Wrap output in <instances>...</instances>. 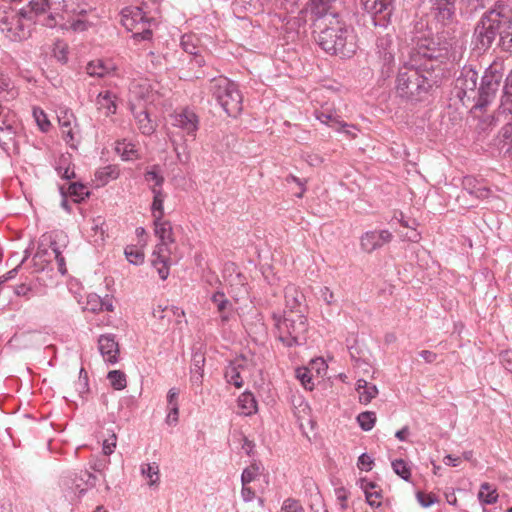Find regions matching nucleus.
Masks as SVG:
<instances>
[{
  "label": "nucleus",
  "mask_w": 512,
  "mask_h": 512,
  "mask_svg": "<svg viewBox=\"0 0 512 512\" xmlns=\"http://www.w3.org/2000/svg\"><path fill=\"white\" fill-rule=\"evenodd\" d=\"M442 77L440 65L418 63L411 59L399 69L396 78V92L410 101L421 100L434 85H438Z\"/></svg>",
  "instance_id": "1"
},
{
  "label": "nucleus",
  "mask_w": 512,
  "mask_h": 512,
  "mask_svg": "<svg viewBox=\"0 0 512 512\" xmlns=\"http://www.w3.org/2000/svg\"><path fill=\"white\" fill-rule=\"evenodd\" d=\"M317 43L326 53L341 58H350L357 50V36L343 17L331 18L330 23L323 25Z\"/></svg>",
  "instance_id": "2"
},
{
  "label": "nucleus",
  "mask_w": 512,
  "mask_h": 512,
  "mask_svg": "<svg viewBox=\"0 0 512 512\" xmlns=\"http://www.w3.org/2000/svg\"><path fill=\"white\" fill-rule=\"evenodd\" d=\"M276 338L285 347L304 345L307 341L308 322L300 312H285L283 316L273 314Z\"/></svg>",
  "instance_id": "3"
},
{
  "label": "nucleus",
  "mask_w": 512,
  "mask_h": 512,
  "mask_svg": "<svg viewBox=\"0 0 512 512\" xmlns=\"http://www.w3.org/2000/svg\"><path fill=\"white\" fill-rule=\"evenodd\" d=\"M22 9L31 16L33 24L37 22L39 17L50 11L42 21V25L49 28L56 27L60 23L59 19H65L61 11L77 14L86 12L80 6L75 7L72 0H52L51 2L49 0H30L27 6L22 7Z\"/></svg>",
  "instance_id": "4"
},
{
  "label": "nucleus",
  "mask_w": 512,
  "mask_h": 512,
  "mask_svg": "<svg viewBox=\"0 0 512 512\" xmlns=\"http://www.w3.org/2000/svg\"><path fill=\"white\" fill-rule=\"evenodd\" d=\"M505 17H507V6L502 2H496L493 8L483 14L473 34V42L477 49L485 51L491 47L501 31V19Z\"/></svg>",
  "instance_id": "5"
},
{
  "label": "nucleus",
  "mask_w": 512,
  "mask_h": 512,
  "mask_svg": "<svg viewBox=\"0 0 512 512\" xmlns=\"http://www.w3.org/2000/svg\"><path fill=\"white\" fill-rule=\"evenodd\" d=\"M209 90L228 116L235 118L241 113L243 97L235 82L223 76L215 77Z\"/></svg>",
  "instance_id": "6"
},
{
  "label": "nucleus",
  "mask_w": 512,
  "mask_h": 512,
  "mask_svg": "<svg viewBox=\"0 0 512 512\" xmlns=\"http://www.w3.org/2000/svg\"><path fill=\"white\" fill-rule=\"evenodd\" d=\"M32 18L21 8L0 12V29L12 41H21L29 37L33 27Z\"/></svg>",
  "instance_id": "7"
},
{
  "label": "nucleus",
  "mask_w": 512,
  "mask_h": 512,
  "mask_svg": "<svg viewBox=\"0 0 512 512\" xmlns=\"http://www.w3.org/2000/svg\"><path fill=\"white\" fill-rule=\"evenodd\" d=\"M414 47L411 59H416L418 63L425 60L423 64L430 66L439 65L438 59L441 58L447 48L442 46L440 42L434 37L430 30L419 32L414 38Z\"/></svg>",
  "instance_id": "8"
},
{
  "label": "nucleus",
  "mask_w": 512,
  "mask_h": 512,
  "mask_svg": "<svg viewBox=\"0 0 512 512\" xmlns=\"http://www.w3.org/2000/svg\"><path fill=\"white\" fill-rule=\"evenodd\" d=\"M121 23L127 31L132 32L135 41H145L152 37V21L140 7H126L121 11Z\"/></svg>",
  "instance_id": "9"
},
{
  "label": "nucleus",
  "mask_w": 512,
  "mask_h": 512,
  "mask_svg": "<svg viewBox=\"0 0 512 512\" xmlns=\"http://www.w3.org/2000/svg\"><path fill=\"white\" fill-rule=\"evenodd\" d=\"M96 482L97 477L87 470L75 473L65 483L67 491L66 496L71 502H78L89 490L95 487Z\"/></svg>",
  "instance_id": "10"
},
{
  "label": "nucleus",
  "mask_w": 512,
  "mask_h": 512,
  "mask_svg": "<svg viewBox=\"0 0 512 512\" xmlns=\"http://www.w3.org/2000/svg\"><path fill=\"white\" fill-rule=\"evenodd\" d=\"M501 76L495 71H486L482 76L481 84L476 91V102L472 110H483L495 98L500 85Z\"/></svg>",
  "instance_id": "11"
},
{
  "label": "nucleus",
  "mask_w": 512,
  "mask_h": 512,
  "mask_svg": "<svg viewBox=\"0 0 512 512\" xmlns=\"http://www.w3.org/2000/svg\"><path fill=\"white\" fill-rule=\"evenodd\" d=\"M363 9L372 16L377 27L386 28L394 10V0H360Z\"/></svg>",
  "instance_id": "12"
},
{
  "label": "nucleus",
  "mask_w": 512,
  "mask_h": 512,
  "mask_svg": "<svg viewBox=\"0 0 512 512\" xmlns=\"http://www.w3.org/2000/svg\"><path fill=\"white\" fill-rule=\"evenodd\" d=\"M478 73L471 67H464L456 79L455 90L457 97L465 105L466 99L475 100L477 88Z\"/></svg>",
  "instance_id": "13"
},
{
  "label": "nucleus",
  "mask_w": 512,
  "mask_h": 512,
  "mask_svg": "<svg viewBox=\"0 0 512 512\" xmlns=\"http://www.w3.org/2000/svg\"><path fill=\"white\" fill-rule=\"evenodd\" d=\"M337 0H309L306 11L316 21H322V24L331 22V18H342L337 9Z\"/></svg>",
  "instance_id": "14"
},
{
  "label": "nucleus",
  "mask_w": 512,
  "mask_h": 512,
  "mask_svg": "<svg viewBox=\"0 0 512 512\" xmlns=\"http://www.w3.org/2000/svg\"><path fill=\"white\" fill-rule=\"evenodd\" d=\"M155 236L158 238V243L155 246L156 253H166L171 251V245L175 239L173 236L172 224L165 218L152 219Z\"/></svg>",
  "instance_id": "15"
},
{
  "label": "nucleus",
  "mask_w": 512,
  "mask_h": 512,
  "mask_svg": "<svg viewBox=\"0 0 512 512\" xmlns=\"http://www.w3.org/2000/svg\"><path fill=\"white\" fill-rule=\"evenodd\" d=\"M392 238V233L387 229L367 231L360 237V247L364 252L372 253L389 243Z\"/></svg>",
  "instance_id": "16"
},
{
  "label": "nucleus",
  "mask_w": 512,
  "mask_h": 512,
  "mask_svg": "<svg viewBox=\"0 0 512 512\" xmlns=\"http://www.w3.org/2000/svg\"><path fill=\"white\" fill-rule=\"evenodd\" d=\"M72 3L75 7L80 6L81 8H84L86 10L83 14H77V13H67L65 11H61V14L64 15L65 19L60 20V23H58L57 26H60L62 29L71 28L75 32H83L86 31L91 25L94 24L93 21H90L85 18V15L89 12H93L94 10L92 8H87L86 5H82L79 3H75L72 0Z\"/></svg>",
  "instance_id": "17"
},
{
  "label": "nucleus",
  "mask_w": 512,
  "mask_h": 512,
  "mask_svg": "<svg viewBox=\"0 0 512 512\" xmlns=\"http://www.w3.org/2000/svg\"><path fill=\"white\" fill-rule=\"evenodd\" d=\"M171 124L186 135L195 137L199 128V118L193 111L185 109L171 115Z\"/></svg>",
  "instance_id": "18"
},
{
  "label": "nucleus",
  "mask_w": 512,
  "mask_h": 512,
  "mask_svg": "<svg viewBox=\"0 0 512 512\" xmlns=\"http://www.w3.org/2000/svg\"><path fill=\"white\" fill-rule=\"evenodd\" d=\"M153 317L159 320L163 326H169L172 320H174L176 324L186 322L184 311L176 306L158 305L153 309Z\"/></svg>",
  "instance_id": "19"
},
{
  "label": "nucleus",
  "mask_w": 512,
  "mask_h": 512,
  "mask_svg": "<svg viewBox=\"0 0 512 512\" xmlns=\"http://www.w3.org/2000/svg\"><path fill=\"white\" fill-rule=\"evenodd\" d=\"M98 348L105 362L115 364L119 358V345L112 334L101 335L98 339Z\"/></svg>",
  "instance_id": "20"
},
{
  "label": "nucleus",
  "mask_w": 512,
  "mask_h": 512,
  "mask_svg": "<svg viewBox=\"0 0 512 512\" xmlns=\"http://www.w3.org/2000/svg\"><path fill=\"white\" fill-rule=\"evenodd\" d=\"M376 53L383 65H390L394 60L393 33L378 35L376 40Z\"/></svg>",
  "instance_id": "21"
},
{
  "label": "nucleus",
  "mask_w": 512,
  "mask_h": 512,
  "mask_svg": "<svg viewBox=\"0 0 512 512\" xmlns=\"http://www.w3.org/2000/svg\"><path fill=\"white\" fill-rule=\"evenodd\" d=\"M130 111L132 112L138 129L143 135H151L155 132L157 124L150 118L146 106L137 108L135 103H131Z\"/></svg>",
  "instance_id": "22"
},
{
  "label": "nucleus",
  "mask_w": 512,
  "mask_h": 512,
  "mask_svg": "<svg viewBox=\"0 0 512 512\" xmlns=\"http://www.w3.org/2000/svg\"><path fill=\"white\" fill-rule=\"evenodd\" d=\"M130 97H129V107L131 108V103H135L137 108L141 107V102L148 103L153 101V92L150 89L149 84L146 81L134 82L130 86Z\"/></svg>",
  "instance_id": "23"
},
{
  "label": "nucleus",
  "mask_w": 512,
  "mask_h": 512,
  "mask_svg": "<svg viewBox=\"0 0 512 512\" xmlns=\"http://www.w3.org/2000/svg\"><path fill=\"white\" fill-rule=\"evenodd\" d=\"M436 19L445 24L450 21L455 14L456 0H430Z\"/></svg>",
  "instance_id": "24"
},
{
  "label": "nucleus",
  "mask_w": 512,
  "mask_h": 512,
  "mask_svg": "<svg viewBox=\"0 0 512 512\" xmlns=\"http://www.w3.org/2000/svg\"><path fill=\"white\" fill-rule=\"evenodd\" d=\"M359 485L365 494L367 503L373 508L380 507L382 491L378 488V485L367 478H361L359 480Z\"/></svg>",
  "instance_id": "25"
},
{
  "label": "nucleus",
  "mask_w": 512,
  "mask_h": 512,
  "mask_svg": "<svg viewBox=\"0 0 512 512\" xmlns=\"http://www.w3.org/2000/svg\"><path fill=\"white\" fill-rule=\"evenodd\" d=\"M116 95L110 91H102L96 97V106L99 111H102L106 116L116 113Z\"/></svg>",
  "instance_id": "26"
},
{
  "label": "nucleus",
  "mask_w": 512,
  "mask_h": 512,
  "mask_svg": "<svg viewBox=\"0 0 512 512\" xmlns=\"http://www.w3.org/2000/svg\"><path fill=\"white\" fill-rule=\"evenodd\" d=\"M356 391L359 396V402L364 405L369 404L378 395L377 386L364 379L357 380Z\"/></svg>",
  "instance_id": "27"
},
{
  "label": "nucleus",
  "mask_w": 512,
  "mask_h": 512,
  "mask_svg": "<svg viewBox=\"0 0 512 512\" xmlns=\"http://www.w3.org/2000/svg\"><path fill=\"white\" fill-rule=\"evenodd\" d=\"M115 70V65L110 61L101 59L90 61L86 66V72L93 77H105Z\"/></svg>",
  "instance_id": "28"
},
{
  "label": "nucleus",
  "mask_w": 512,
  "mask_h": 512,
  "mask_svg": "<svg viewBox=\"0 0 512 512\" xmlns=\"http://www.w3.org/2000/svg\"><path fill=\"white\" fill-rule=\"evenodd\" d=\"M170 254L171 251H166L164 255V253H156V250L152 253V265L162 280H166L169 276Z\"/></svg>",
  "instance_id": "29"
},
{
  "label": "nucleus",
  "mask_w": 512,
  "mask_h": 512,
  "mask_svg": "<svg viewBox=\"0 0 512 512\" xmlns=\"http://www.w3.org/2000/svg\"><path fill=\"white\" fill-rule=\"evenodd\" d=\"M238 413L250 416L257 411V401L251 392L242 393L237 400Z\"/></svg>",
  "instance_id": "30"
},
{
  "label": "nucleus",
  "mask_w": 512,
  "mask_h": 512,
  "mask_svg": "<svg viewBox=\"0 0 512 512\" xmlns=\"http://www.w3.org/2000/svg\"><path fill=\"white\" fill-rule=\"evenodd\" d=\"M150 212L152 219L165 218L164 202L167 194L163 190H153Z\"/></svg>",
  "instance_id": "31"
},
{
  "label": "nucleus",
  "mask_w": 512,
  "mask_h": 512,
  "mask_svg": "<svg viewBox=\"0 0 512 512\" xmlns=\"http://www.w3.org/2000/svg\"><path fill=\"white\" fill-rule=\"evenodd\" d=\"M141 475L147 480L149 487H157L160 481L159 465L153 463H142L140 466Z\"/></svg>",
  "instance_id": "32"
},
{
  "label": "nucleus",
  "mask_w": 512,
  "mask_h": 512,
  "mask_svg": "<svg viewBox=\"0 0 512 512\" xmlns=\"http://www.w3.org/2000/svg\"><path fill=\"white\" fill-rule=\"evenodd\" d=\"M510 9L507 7V21L499 32L500 44L505 51H512V14L509 15Z\"/></svg>",
  "instance_id": "33"
},
{
  "label": "nucleus",
  "mask_w": 512,
  "mask_h": 512,
  "mask_svg": "<svg viewBox=\"0 0 512 512\" xmlns=\"http://www.w3.org/2000/svg\"><path fill=\"white\" fill-rule=\"evenodd\" d=\"M212 302L217 307L218 312L221 314L222 321H227L231 315L232 305L226 298L223 292L217 291L211 298Z\"/></svg>",
  "instance_id": "34"
},
{
  "label": "nucleus",
  "mask_w": 512,
  "mask_h": 512,
  "mask_svg": "<svg viewBox=\"0 0 512 512\" xmlns=\"http://www.w3.org/2000/svg\"><path fill=\"white\" fill-rule=\"evenodd\" d=\"M144 179L149 186L151 193L153 190H163L164 176L161 174L158 166H153L144 174Z\"/></svg>",
  "instance_id": "35"
},
{
  "label": "nucleus",
  "mask_w": 512,
  "mask_h": 512,
  "mask_svg": "<svg viewBox=\"0 0 512 512\" xmlns=\"http://www.w3.org/2000/svg\"><path fill=\"white\" fill-rule=\"evenodd\" d=\"M16 133L15 120L13 116L0 115V142L5 140H13Z\"/></svg>",
  "instance_id": "36"
},
{
  "label": "nucleus",
  "mask_w": 512,
  "mask_h": 512,
  "mask_svg": "<svg viewBox=\"0 0 512 512\" xmlns=\"http://www.w3.org/2000/svg\"><path fill=\"white\" fill-rule=\"evenodd\" d=\"M120 170L116 165H107L99 168L95 172V178L99 182V185H106L109 181L115 180L119 177Z\"/></svg>",
  "instance_id": "37"
},
{
  "label": "nucleus",
  "mask_w": 512,
  "mask_h": 512,
  "mask_svg": "<svg viewBox=\"0 0 512 512\" xmlns=\"http://www.w3.org/2000/svg\"><path fill=\"white\" fill-rule=\"evenodd\" d=\"M500 109L503 113L512 114V71L506 77Z\"/></svg>",
  "instance_id": "38"
},
{
  "label": "nucleus",
  "mask_w": 512,
  "mask_h": 512,
  "mask_svg": "<svg viewBox=\"0 0 512 512\" xmlns=\"http://www.w3.org/2000/svg\"><path fill=\"white\" fill-rule=\"evenodd\" d=\"M314 115L322 124L330 126L335 130L341 122L340 116L334 110L320 109L316 110Z\"/></svg>",
  "instance_id": "39"
},
{
  "label": "nucleus",
  "mask_w": 512,
  "mask_h": 512,
  "mask_svg": "<svg viewBox=\"0 0 512 512\" xmlns=\"http://www.w3.org/2000/svg\"><path fill=\"white\" fill-rule=\"evenodd\" d=\"M116 152L120 155L122 160L131 161L139 158L136 145L132 142L121 141L116 144Z\"/></svg>",
  "instance_id": "40"
},
{
  "label": "nucleus",
  "mask_w": 512,
  "mask_h": 512,
  "mask_svg": "<svg viewBox=\"0 0 512 512\" xmlns=\"http://www.w3.org/2000/svg\"><path fill=\"white\" fill-rule=\"evenodd\" d=\"M241 365L237 362L230 363L225 370V379L227 383L234 385L236 388L243 386V378L240 371Z\"/></svg>",
  "instance_id": "41"
},
{
  "label": "nucleus",
  "mask_w": 512,
  "mask_h": 512,
  "mask_svg": "<svg viewBox=\"0 0 512 512\" xmlns=\"http://www.w3.org/2000/svg\"><path fill=\"white\" fill-rule=\"evenodd\" d=\"M54 241L50 242L49 248L46 247L43 243L39 244L38 249L33 257V260L35 261V265L38 266V269H43L45 263H49L53 257L52 253V243Z\"/></svg>",
  "instance_id": "42"
},
{
  "label": "nucleus",
  "mask_w": 512,
  "mask_h": 512,
  "mask_svg": "<svg viewBox=\"0 0 512 512\" xmlns=\"http://www.w3.org/2000/svg\"><path fill=\"white\" fill-rule=\"evenodd\" d=\"M478 499L482 504L485 505L494 504L498 499L496 488H494L489 483L481 484L480 490L478 492Z\"/></svg>",
  "instance_id": "43"
},
{
  "label": "nucleus",
  "mask_w": 512,
  "mask_h": 512,
  "mask_svg": "<svg viewBox=\"0 0 512 512\" xmlns=\"http://www.w3.org/2000/svg\"><path fill=\"white\" fill-rule=\"evenodd\" d=\"M284 297L286 306L289 307L291 311H293V309L300 304L302 294L295 285L288 284L284 289Z\"/></svg>",
  "instance_id": "44"
},
{
  "label": "nucleus",
  "mask_w": 512,
  "mask_h": 512,
  "mask_svg": "<svg viewBox=\"0 0 512 512\" xmlns=\"http://www.w3.org/2000/svg\"><path fill=\"white\" fill-rule=\"evenodd\" d=\"M475 179L472 177H466L464 179V189L476 198H486L490 194V189L485 186L475 187Z\"/></svg>",
  "instance_id": "45"
},
{
  "label": "nucleus",
  "mask_w": 512,
  "mask_h": 512,
  "mask_svg": "<svg viewBox=\"0 0 512 512\" xmlns=\"http://www.w3.org/2000/svg\"><path fill=\"white\" fill-rule=\"evenodd\" d=\"M168 137L172 144L173 151L176 154L177 161L181 164L188 163L190 160V152L187 144L184 142L182 145H179L170 134H168Z\"/></svg>",
  "instance_id": "46"
},
{
  "label": "nucleus",
  "mask_w": 512,
  "mask_h": 512,
  "mask_svg": "<svg viewBox=\"0 0 512 512\" xmlns=\"http://www.w3.org/2000/svg\"><path fill=\"white\" fill-rule=\"evenodd\" d=\"M261 475L260 467L256 464H252L245 468L241 474V485L251 484L256 481Z\"/></svg>",
  "instance_id": "47"
},
{
  "label": "nucleus",
  "mask_w": 512,
  "mask_h": 512,
  "mask_svg": "<svg viewBox=\"0 0 512 512\" xmlns=\"http://www.w3.org/2000/svg\"><path fill=\"white\" fill-rule=\"evenodd\" d=\"M357 422L364 431H370L376 422V414L372 411L361 412L357 416Z\"/></svg>",
  "instance_id": "48"
},
{
  "label": "nucleus",
  "mask_w": 512,
  "mask_h": 512,
  "mask_svg": "<svg viewBox=\"0 0 512 512\" xmlns=\"http://www.w3.org/2000/svg\"><path fill=\"white\" fill-rule=\"evenodd\" d=\"M198 38L193 34L183 35L181 38V46L185 52L195 55L198 52Z\"/></svg>",
  "instance_id": "49"
},
{
  "label": "nucleus",
  "mask_w": 512,
  "mask_h": 512,
  "mask_svg": "<svg viewBox=\"0 0 512 512\" xmlns=\"http://www.w3.org/2000/svg\"><path fill=\"white\" fill-rule=\"evenodd\" d=\"M393 471L405 481H409L411 477V469L407 462L402 459L392 461Z\"/></svg>",
  "instance_id": "50"
},
{
  "label": "nucleus",
  "mask_w": 512,
  "mask_h": 512,
  "mask_svg": "<svg viewBox=\"0 0 512 512\" xmlns=\"http://www.w3.org/2000/svg\"><path fill=\"white\" fill-rule=\"evenodd\" d=\"M107 378L116 390H122L126 387V376L119 370L110 371Z\"/></svg>",
  "instance_id": "51"
},
{
  "label": "nucleus",
  "mask_w": 512,
  "mask_h": 512,
  "mask_svg": "<svg viewBox=\"0 0 512 512\" xmlns=\"http://www.w3.org/2000/svg\"><path fill=\"white\" fill-rule=\"evenodd\" d=\"M58 122L61 129L76 126V119L72 111L68 109H60L58 112Z\"/></svg>",
  "instance_id": "52"
},
{
  "label": "nucleus",
  "mask_w": 512,
  "mask_h": 512,
  "mask_svg": "<svg viewBox=\"0 0 512 512\" xmlns=\"http://www.w3.org/2000/svg\"><path fill=\"white\" fill-rule=\"evenodd\" d=\"M33 117L41 131L46 132L50 127V121L41 108H33Z\"/></svg>",
  "instance_id": "53"
},
{
  "label": "nucleus",
  "mask_w": 512,
  "mask_h": 512,
  "mask_svg": "<svg viewBox=\"0 0 512 512\" xmlns=\"http://www.w3.org/2000/svg\"><path fill=\"white\" fill-rule=\"evenodd\" d=\"M126 259L133 265H140L144 261V254L140 250L135 249L134 247H127L125 249Z\"/></svg>",
  "instance_id": "54"
},
{
  "label": "nucleus",
  "mask_w": 512,
  "mask_h": 512,
  "mask_svg": "<svg viewBox=\"0 0 512 512\" xmlns=\"http://www.w3.org/2000/svg\"><path fill=\"white\" fill-rule=\"evenodd\" d=\"M52 253H53V258L57 262L58 271L62 275H65L67 272L65 258L63 257L62 252H61L60 248L57 246L56 242L52 243Z\"/></svg>",
  "instance_id": "55"
},
{
  "label": "nucleus",
  "mask_w": 512,
  "mask_h": 512,
  "mask_svg": "<svg viewBox=\"0 0 512 512\" xmlns=\"http://www.w3.org/2000/svg\"><path fill=\"white\" fill-rule=\"evenodd\" d=\"M75 127L76 126H72L62 129V135L65 142L72 148H76L78 143Z\"/></svg>",
  "instance_id": "56"
},
{
  "label": "nucleus",
  "mask_w": 512,
  "mask_h": 512,
  "mask_svg": "<svg viewBox=\"0 0 512 512\" xmlns=\"http://www.w3.org/2000/svg\"><path fill=\"white\" fill-rule=\"evenodd\" d=\"M296 377L306 389L311 390L313 388L310 371L307 368H298L296 370Z\"/></svg>",
  "instance_id": "57"
},
{
  "label": "nucleus",
  "mask_w": 512,
  "mask_h": 512,
  "mask_svg": "<svg viewBox=\"0 0 512 512\" xmlns=\"http://www.w3.org/2000/svg\"><path fill=\"white\" fill-rule=\"evenodd\" d=\"M33 243L31 242L30 245L25 249L23 259L21 260L20 264L16 266L15 268L8 271L6 274L3 275V281H8L13 279L17 273L19 267L30 257L31 255V249H32Z\"/></svg>",
  "instance_id": "58"
},
{
  "label": "nucleus",
  "mask_w": 512,
  "mask_h": 512,
  "mask_svg": "<svg viewBox=\"0 0 512 512\" xmlns=\"http://www.w3.org/2000/svg\"><path fill=\"white\" fill-rule=\"evenodd\" d=\"M85 309L91 312H100L101 311V297L97 294H89L87 296V302Z\"/></svg>",
  "instance_id": "59"
},
{
  "label": "nucleus",
  "mask_w": 512,
  "mask_h": 512,
  "mask_svg": "<svg viewBox=\"0 0 512 512\" xmlns=\"http://www.w3.org/2000/svg\"><path fill=\"white\" fill-rule=\"evenodd\" d=\"M280 512H304L302 505L295 499H286Z\"/></svg>",
  "instance_id": "60"
},
{
  "label": "nucleus",
  "mask_w": 512,
  "mask_h": 512,
  "mask_svg": "<svg viewBox=\"0 0 512 512\" xmlns=\"http://www.w3.org/2000/svg\"><path fill=\"white\" fill-rule=\"evenodd\" d=\"M336 131L339 133H343L350 138H355L357 136L358 129L356 126L348 124L341 120Z\"/></svg>",
  "instance_id": "61"
},
{
  "label": "nucleus",
  "mask_w": 512,
  "mask_h": 512,
  "mask_svg": "<svg viewBox=\"0 0 512 512\" xmlns=\"http://www.w3.org/2000/svg\"><path fill=\"white\" fill-rule=\"evenodd\" d=\"M373 464H374L373 458L370 455H368L367 453L361 454L357 461L358 468L360 470L367 471V472L372 470Z\"/></svg>",
  "instance_id": "62"
},
{
  "label": "nucleus",
  "mask_w": 512,
  "mask_h": 512,
  "mask_svg": "<svg viewBox=\"0 0 512 512\" xmlns=\"http://www.w3.org/2000/svg\"><path fill=\"white\" fill-rule=\"evenodd\" d=\"M104 221L102 218L98 217L93 220V226L92 230L95 232V236H97V239L95 241H103L105 237V230H104Z\"/></svg>",
  "instance_id": "63"
},
{
  "label": "nucleus",
  "mask_w": 512,
  "mask_h": 512,
  "mask_svg": "<svg viewBox=\"0 0 512 512\" xmlns=\"http://www.w3.org/2000/svg\"><path fill=\"white\" fill-rule=\"evenodd\" d=\"M166 423L170 426H175L179 420V406L167 407Z\"/></svg>",
  "instance_id": "64"
}]
</instances>
